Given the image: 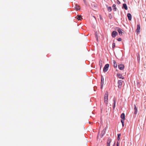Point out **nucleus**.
Wrapping results in <instances>:
<instances>
[{
  "mask_svg": "<svg viewBox=\"0 0 146 146\" xmlns=\"http://www.w3.org/2000/svg\"><path fill=\"white\" fill-rule=\"evenodd\" d=\"M108 92H106L105 94L104 97V102L106 104V105L108 104Z\"/></svg>",
  "mask_w": 146,
  "mask_h": 146,
  "instance_id": "1",
  "label": "nucleus"
},
{
  "mask_svg": "<svg viewBox=\"0 0 146 146\" xmlns=\"http://www.w3.org/2000/svg\"><path fill=\"white\" fill-rule=\"evenodd\" d=\"M123 81L121 80H118L117 82L118 87L119 88H121Z\"/></svg>",
  "mask_w": 146,
  "mask_h": 146,
  "instance_id": "2",
  "label": "nucleus"
},
{
  "mask_svg": "<svg viewBox=\"0 0 146 146\" xmlns=\"http://www.w3.org/2000/svg\"><path fill=\"white\" fill-rule=\"evenodd\" d=\"M109 66V64H106L105 65V66L103 68V71L104 72H107L108 70V68Z\"/></svg>",
  "mask_w": 146,
  "mask_h": 146,
  "instance_id": "3",
  "label": "nucleus"
},
{
  "mask_svg": "<svg viewBox=\"0 0 146 146\" xmlns=\"http://www.w3.org/2000/svg\"><path fill=\"white\" fill-rule=\"evenodd\" d=\"M141 27L140 25L139 24L137 25V29L136 30V32L137 34H138L139 33L140 31Z\"/></svg>",
  "mask_w": 146,
  "mask_h": 146,
  "instance_id": "4",
  "label": "nucleus"
},
{
  "mask_svg": "<svg viewBox=\"0 0 146 146\" xmlns=\"http://www.w3.org/2000/svg\"><path fill=\"white\" fill-rule=\"evenodd\" d=\"M117 34L118 33L116 31H113L111 33V36L113 38H115Z\"/></svg>",
  "mask_w": 146,
  "mask_h": 146,
  "instance_id": "5",
  "label": "nucleus"
},
{
  "mask_svg": "<svg viewBox=\"0 0 146 146\" xmlns=\"http://www.w3.org/2000/svg\"><path fill=\"white\" fill-rule=\"evenodd\" d=\"M117 77L119 78L122 79H124V77L122 76L121 74H120L118 73L117 74Z\"/></svg>",
  "mask_w": 146,
  "mask_h": 146,
  "instance_id": "6",
  "label": "nucleus"
},
{
  "mask_svg": "<svg viewBox=\"0 0 146 146\" xmlns=\"http://www.w3.org/2000/svg\"><path fill=\"white\" fill-rule=\"evenodd\" d=\"M119 68L121 70H123L124 68V66L123 64H119L118 65Z\"/></svg>",
  "mask_w": 146,
  "mask_h": 146,
  "instance_id": "7",
  "label": "nucleus"
},
{
  "mask_svg": "<svg viewBox=\"0 0 146 146\" xmlns=\"http://www.w3.org/2000/svg\"><path fill=\"white\" fill-rule=\"evenodd\" d=\"M111 141V139L110 138H108L107 142V146H110V143Z\"/></svg>",
  "mask_w": 146,
  "mask_h": 146,
  "instance_id": "8",
  "label": "nucleus"
},
{
  "mask_svg": "<svg viewBox=\"0 0 146 146\" xmlns=\"http://www.w3.org/2000/svg\"><path fill=\"white\" fill-rule=\"evenodd\" d=\"M121 121H124L125 120V115L124 113H123L121 114Z\"/></svg>",
  "mask_w": 146,
  "mask_h": 146,
  "instance_id": "9",
  "label": "nucleus"
},
{
  "mask_svg": "<svg viewBox=\"0 0 146 146\" xmlns=\"http://www.w3.org/2000/svg\"><path fill=\"white\" fill-rule=\"evenodd\" d=\"M134 113L135 114H136L137 112V109L136 107V106L135 105H134Z\"/></svg>",
  "mask_w": 146,
  "mask_h": 146,
  "instance_id": "10",
  "label": "nucleus"
},
{
  "mask_svg": "<svg viewBox=\"0 0 146 146\" xmlns=\"http://www.w3.org/2000/svg\"><path fill=\"white\" fill-rule=\"evenodd\" d=\"M122 30L120 28H118L117 29V31L119 34L120 36H121L122 35Z\"/></svg>",
  "mask_w": 146,
  "mask_h": 146,
  "instance_id": "11",
  "label": "nucleus"
},
{
  "mask_svg": "<svg viewBox=\"0 0 146 146\" xmlns=\"http://www.w3.org/2000/svg\"><path fill=\"white\" fill-rule=\"evenodd\" d=\"M113 66L115 68H117V64L115 60H113Z\"/></svg>",
  "mask_w": 146,
  "mask_h": 146,
  "instance_id": "12",
  "label": "nucleus"
},
{
  "mask_svg": "<svg viewBox=\"0 0 146 146\" xmlns=\"http://www.w3.org/2000/svg\"><path fill=\"white\" fill-rule=\"evenodd\" d=\"M127 17L128 18L129 20L131 21V20L132 16L131 14L128 13L127 14Z\"/></svg>",
  "mask_w": 146,
  "mask_h": 146,
  "instance_id": "13",
  "label": "nucleus"
},
{
  "mask_svg": "<svg viewBox=\"0 0 146 146\" xmlns=\"http://www.w3.org/2000/svg\"><path fill=\"white\" fill-rule=\"evenodd\" d=\"M113 109H114L115 107V104H116V101H115V98H113Z\"/></svg>",
  "mask_w": 146,
  "mask_h": 146,
  "instance_id": "14",
  "label": "nucleus"
},
{
  "mask_svg": "<svg viewBox=\"0 0 146 146\" xmlns=\"http://www.w3.org/2000/svg\"><path fill=\"white\" fill-rule=\"evenodd\" d=\"M91 5L92 7H97V4L94 2H92V3L91 4Z\"/></svg>",
  "mask_w": 146,
  "mask_h": 146,
  "instance_id": "15",
  "label": "nucleus"
},
{
  "mask_svg": "<svg viewBox=\"0 0 146 146\" xmlns=\"http://www.w3.org/2000/svg\"><path fill=\"white\" fill-rule=\"evenodd\" d=\"M75 9L77 10H80V6L79 5H78L77 4L75 5Z\"/></svg>",
  "mask_w": 146,
  "mask_h": 146,
  "instance_id": "16",
  "label": "nucleus"
},
{
  "mask_svg": "<svg viewBox=\"0 0 146 146\" xmlns=\"http://www.w3.org/2000/svg\"><path fill=\"white\" fill-rule=\"evenodd\" d=\"M104 79L103 77L102 76L101 78V88H102V84H103Z\"/></svg>",
  "mask_w": 146,
  "mask_h": 146,
  "instance_id": "17",
  "label": "nucleus"
},
{
  "mask_svg": "<svg viewBox=\"0 0 146 146\" xmlns=\"http://www.w3.org/2000/svg\"><path fill=\"white\" fill-rule=\"evenodd\" d=\"M123 8H124L125 10H127V7L126 4H123Z\"/></svg>",
  "mask_w": 146,
  "mask_h": 146,
  "instance_id": "18",
  "label": "nucleus"
},
{
  "mask_svg": "<svg viewBox=\"0 0 146 146\" xmlns=\"http://www.w3.org/2000/svg\"><path fill=\"white\" fill-rule=\"evenodd\" d=\"M77 19L78 20H81L82 19V17L80 15H78L77 18Z\"/></svg>",
  "mask_w": 146,
  "mask_h": 146,
  "instance_id": "19",
  "label": "nucleus"
},
{
  "mask_svg": "<svg viewBox=\"0 0 146 146\" xmlns=\"http://www.w3.org/2000/svg\"><path fill=\"white\" fill-rule=\"evenodd\" d=\"M108 10L109 12H110L111 11L112 9L111 7H107Z\"/></svg>",
  "mask_w": 146,
  "mask_h": 146,
  "instance_id": "20",
  "label": "nucleus"
},
{
  "mask_svg": "<svg viewBox=\"0 0 146 146\" xmlns=\"http://www.w3.org/2000/svg\"><path fill=\"white\" fill-rule=\"evenodd\" d=\"M116 5L115 4H113L112 7L113 8V9L114 10V11H116V8L115 7Z\"/></svg>",
  "mask_w": 146,
  "mask_h": 146,
  "instance_id": "21",
  "label": "nucleus"
},
{
  "mask_svg": "<svg viewBox=\"0 0 146 146\" xmlns=\"http://www.w3.org/2000/svg\"><path fill=\"white\" fill-rule=\"evenodd\" d=\"M121 135L120 134H117V139L118 141H119L120 139V137L121 136Z\"/></svg>",
  "mask_w": 146,
  "mask_h": 146,
  "instance_id": "22",
  "label": "nucleus"
},
{
  "mask_svg": "<svg viewBox=\"0 0 146 146\" xmlns=\"http://www.w3.org/2000/svg\"><path fill=\"white\" fill-rule=\"evenodd\" d=\"M121 121L123 127L124 126V121L121 120Z\"/></svg>",
  "mask_w": 146,
  "mask_h": 146,
  "instance_id": "23",
  "label": "nucleus"
},
{
  "mask_svg": "<svg viewBox=\"0 0 146 146\" xmlns=\"http://www.w3.org/2000/svg\"><path fill=\"white\" fill-rule=\"evenodd\" d=\"M115 44L114 43H113L112 44V48H114L115 47Z\"/></svg>",
  "mask_w": 146,
  "mask_h": 146,
  "instance_id": "24",
  "label": "nucleus"
},
{
  "mask_svg": "<svg viewBox=\"0 0 146 146\" xmlns=\"http://www.w3.org/2000/svg\"><path fill=\"white\" fill-rule=\"evenodd\" d=\"M117 40L118 41H121V38H119L117 39Z\"/></svg>",
  "mask_w": 146,
  "mask_h": 146,
  "instance_id": "25",
  "label": "nucleus"
},
{
  "mask_svg": "<svg viewBox=\"0 0 146 146\" xmlns=\"http://www.w3.org/2000/svg\"><path fill=\"white\" fill-rule=\"evenodd\" d=\"M117 146H119V143L118 141L117 143Z\"/></svg>",
  "mask_w": 146,
  "mask_h": 146,
  "instance_id": "26",
  "label": "nucleus"
},
{
  "mask_svg": "<svg viewBox=\"0 0 146 146\" xmlns=\"http://www.w3.org/2000/svg\"><path fill=\"white\" fill-rule=\"evenodd\" d=\"M83 1L85 4H86V0H83Z\"/></svg>",
  "mask_w": 146,
  "mask_h": 146,
  "instance_id": "27",
  "label": "nucleus"
},
{
  "mask_svg": "<svg viewBox=\"0 0 146 146\" xmlns=\"http://www.w3.org/2000/svg\"><path fill=\"white\" fill-rule=\"evenodd\" d=\"M115 142L113 145V146H115Z\"/></svg>",
  "mask_w": 146,
  "mask_h": 146,
  "instance_id": "28",
  "label": "nucleus"
},
{
  "mask_svg": "<svg viewBox=\"0 0 146 146\" xmlns=\"http://www.w3.org/2000/svg\"><path fill=\"white\" fill-rule=\"evenodd\" d=\"M101 137H102L103 136V134L102 135H101Z\"/></svg>",
  "mask_w": 146,
  "mask_h": 146,
  "instance_id": "29",
  "label": "nucleus"
}]
</instances>
